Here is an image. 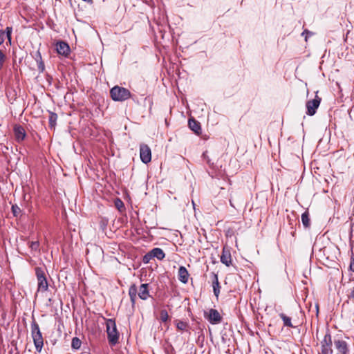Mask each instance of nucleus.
<instances>
[{"label": "nucleus", "mask_w": 354, "mask_h": 354, "mask_svg": "<svg viewBox=\"0 0 354 354\" xmlns=\"http://www.w3.org/2000/svg\"><path fill=\"white\" fill-rule=\"evenodd\" d=\"M321 100V97L316 95L313 100L307 101L306 106L307 109L306 114L308 115L313 116L316 113V111L320 105Z\"/></svg>", "instance_id": "0eeeda50"}, {"label": "nucleus", "mask_w": 354, "mask_h": 354, "mask_svg": "<svg viewBox=\"0 0 354 354\" xmlns=\"http://www.w3.org/2000/svg\"><path fill=\"white\" fill-rule=\"evenodd\" d=\"M188 125L191 130H192L196 134L200 135L201 133V124L194 118L189 119Z\"/></svg>", "instance_id": "dca6fc26"}, {"label": "nucleus", "mask_w": 354, "mask_h": 354, "mask_svg": "<svg viewBox=\"0 0 354 354\" xmlns=\"http://www.w3.org/2000/svg\"><path fill=\"white\" fill-rule=\"evenodd\" d=\"M57 120V115L55 113L50 112L49 115V127L51 129H55L56 122Z\"/></svg>", "instance_id": "6ab92c4d"}, {"label": "nucleus", "mask_w": 354, "mask_h": 354, "mask_svg": "<svg viewBox=\"0 0 354 354\" xmlns=\"http://www.w3.org/2000/svg\"><path fill=\"white\" fill-rule=\"evenodd\" d=\"M5 39V32L3 30H0V45H1Z\"/></svg>", "instance_id": "7c9ffc66"}, {"label": "nucleus", "mask_w": 354, "mask_h": 354, "mask_svg": "<svg viewBox=\"0 0 354 354\" xmlns=\"http://www.w3.org/2000/svg\"><path fill=\"white\" fill-rule=\"evenodd\" d=\"M334 344L339 354H349V346L348 343L343 339H335Z\"/></svg>", "instance_id": "9d476101"}, {"label": "nucleus", "mask_w": 354, "mask_h": 354, "mask_svg": "<svg viewBox=\"0 0 354 354\" xmlns=\"http://www.w3.org/2000/svg\"><path fill=\"white\" fill-rule=\"evenodd\" d=\"M29 247L32 251L39 252V242L38 241L29 242Z\"/></svg>", "instance_id": "5701e85b"}, {"label": "nucleus", "mask_w": 354, "mask_h": 354, "mask_svg": "<svg viewBox=\"0 0 354 354\" xmlns=\"http://www.w3.org/2000/svg\"><path fill=\"white\" fill-rule=\"evenodd\" d=\"M169 319L168 313L166 310H161L160 312V319L162 322H166Z\"/></svg>", "instance_id": "b1692460"}, {"label": "nucleus", "mask_w": 354, "mask_h": 354, "mask_svg": "<svg viewBox=\"0 0 354 354\" xmlns=\"http://www.w3.org/2000/svg\"><path fill=\"white\" fill-rule=\"evenodd\" d=\"M106 333L109 344L115 345L118 342L119 333L115 320L109 319L106 322Z\"/></svg>", "instance_id": "20e7f679"}, {"label": "nucleus", "mask_w": 354, "mask_h": 354, "mask_svg": "<svg viewBox=\"0 0 354 354\" xmlns=\"http://www.w3.org/2000/svg\"><path fill=\"white\" fill-rule=\"evenodd\" d=\"M35 59L37 61V62H39L40 60H42L41 53L39 50L36 52Z\"/></svg>", "instance_id": "2f4dec72"}, {"label": "nucleus", "mask_w": 354, "mask_h": 354, "mask_svg": "<svg viewBox=\"0 0 354 354\" xmlns=\"http://www.w3.org/2000/svg\"><path fill=\"white\" fill-rule=\"evenodd\" d=\"M137 295L142 300L147 299L150 297L149 292V285L147 283H142L140 285L139 289L136 284H132L129 287V295L133 306L136 304Z\"/></svg>", "instance_id": "f257e3e1"}, {"label": "nucleus", "mask_w": 354, "mask_h": 354, "mask_svg": "<svg viewBox=\"0 0 354 354\" xmlns=\"http://www.w3.org/2000/svg\"><path fill=\"white\" fill-rule=\"evenodd\" d=\"M110 96L113 101L123 102L131 97L129 90L119 86H115L110 90Z\"/></svg>", "instance_id": "7ed1b4c3"}, {"label": "nucleus", "mask_w": 354, "mask_h": 354, "mask_svg": "<svg viewBox=\"0 0 354 354\" xmlns=\"http://www.w3.org/2000/svg\"><path fill=\"white\" fill-rule=\"evenodd\" d=\"M115 205L118 208V209L120 212H122L124 209V205L123 202L119 198H117L115 200Z\"/></svg>", "instance_id": "393cba45"}, {"label": "nucleus", "mask_w": 354, "mask_h": 354, "mask_svg": "<svg viewBox=\"0 0 354 354\" xmlns=\"http://www.w3.org/2000/svg\"><path fill=\"white\" fill-rule=\"evenodd\" d=\"M350 268L354 272V257H352L351 259Z\"/></svg>", "instance_id": "473e14b6"}, {"label": "nucleus", "mask_w": 354, "mask_h": 354, "mask_svg": "<svg viewBox=\"0 0 354 354\" xmlns=\"http://www.w3.org/2000/svg\"><path fill=\"white\" fill-rule=\"evenodd\" d=\"M6 59V55L3 51L0 50V70L3 68L4 62Z\"/></svg>", "instance_id": "c85d7f7f"}, {"label": "nucleus", "mask_w": 354, "mask_h": 354, "mask_svg": "<svg viewBox=\"0 0 354 354\" xmlns=\"http://www.w3.org/2000/svg\"><path fill=\"white\" fill-rule=\"evenodd\" d=\"M81 345H82V342L78 337H75L72 339L71 347L73 349H75V350L79 349L80 348Z\"/></svg>", "instance_id": "412c9836"}, {"label": "nucleus", "mask_w": 354, "mask_h": 354, "mask_svg": "<svg viewBox=\"0 0 354 354\" xmlns=\"http://www.w3.org/2000/svg\"><path fill=\"white\" fill-rule=\"evenodd\" d=\"M332 337L329 332L326 333L321 341V353L320 354H332Z\"/></svg>", "instance_id": "423d86ee"}, {"label": "nucleus", "mask_w": 354, "mask_h": 354, "mask_svg": "<svg viewBox=\"0 0 354 354\" xmlns=\"http://www.w3.org/2000/svg\"><path fill=\"white\" fill-rule=\"evenodd\" d=\"M12 27H7L6 29V37L8 38V41L11 42V34H12Z\"/></svg>", "instance_id": "cd10ccee"}, {"label": "nucleus", "mask_w": 354, "mask_h": 354, "mask_svg": "<svg viewBox=\"0 0 354 354\" xmlns=\"http://www.w3.org/2000/svg\"><path fill=\"white\" fill-rule=\"evenodd\" d=\"M153 259L152 254H151V251L147 253L142 258V261L144 263H148Z\"/></svg>", "instance_id": "bb28decb"}, {"label": "nucleus", "mask_w": 354, "mask_h": 354, "mask_svg": "<svg viewBox=\"0 0 354 354\" xmlns=\"http://www.w3.org/2000/svg\"><path fill=\"white\" fill-rule=\"evenodd\" d=\"M301 221L302 224L306 228L310 226V222L309 218V214L307 211L301 214Z\"/></svg>", "instance_id": "aec40b11"}, {"label": "nucleus", "mask_w": 354, "mask_h": 354, "mask_svg": "<svg viewBox=\"0 0 354 354\" xmlns=\"http://www.w3.org/2000/svg\"><path fill=\"white\" fill-rule=\"evenodd\" d=\"M56 50L58 54L67 57L70 53V47L66 42L59 41L56 44Z\"/></svg>", "instance_id": "9b49d317"}, {"label": "nucleus", "mask_w": 354, "mask_h": 354, "mask_svg": "<svg viewBox=\"0 0 354 354\" xmlns=\"http://www.w3.org/2000/svg\"><path fill=\"white\" fill-rule=\"evenodd\" d=\"M279 317L283 320V326H287V327H289V328H294L295 327L293 326V324H292L291 318L290 317L287 316L284 313H280L279 314Z\"/></svg>", "instance_id": "a211bd4d"}, {"label": "nucleus", "mask_w": 354, "mask_h": 354, "mask_svg": "<svg viewBox=\"0 0 354 354\" xmlns=\"http://www.w3.org/2000/svg\"><path fill=\"white\" fill-rule=\"evenodd\" d=\"M151 254H152L153 258H157L158 260H162L165 257L164 251L159 248L152 249L151 250Z\"/></svg>", "instance_id": "f3484780"}, {"label": "nucleus", "mask_w": 354, "mask_h": 354, "mask_svg": "<svg viewBox=\"0 0 354 354\" xmlns=\"http://www.w3.org/2000/svg\"><path fill=\"white\" fill-rule=\"evenodd\" d=\"M31 336L33 339L34 345L37 352H41L44 346V338L40 330L39 324L33 319L31 323Z\"/></svg>", "instance_id": "f03ea898"}, {"label": "nucleus", "mask_w": 354, "mask_h": 354, "mask_svg": "<svg viewBox=\"0 0 354 354\" xmlns=\"http://www.w3.org/2000/svg\"><path fill=\"white\" fill-rule=\"evenodd\" d=\"M12 212L15 216H18L21 214V209L17 205L12 206Z\"/></svg>", "instance_id": "a878e982"}, {"label": "nucleus", "mask_w": 354, "mask_h": 354, "mask_svg": "<svg viewBox=\"0 0 354 354\" xmlns=\"http://www.w3.org/2000/svg\"><path fill=\"white\" fill-rule=\"evenodd\" d=\"M349 297L350 298H354V288H353L350 295H349Z\"/></svg>", "instance_id": "72a5a7b5"}, {"label": "nucleus", "mask_w": 354, "mask_h": 354, "mask_svg": "<svg viewBox=\"0 0 354 354\" xmlns=\"http://www.w3.org/2000/svg\"><path fill=\"white\" fill-rule=\"evenodd\" d=\"M176 327L179 330H185L188 328V324L183 321H176Z\"/></svg>", "instance_id": "4be33fe9"}, {"label": "nucleus", "mask_w": 354, "mask_h": 354, "mask_svg": "<svg viewBox=\"0 0 354 354\" xmlns=\"http://www.w3.org/2000/svg\"><path fill=\"white\" fill-rule=\"evenodd\" d=\"M35 274L38 282L37 290L41 292L47 291L48 289V283L44 269L39 267L35 268Z\"/></svg>", "instance_id": "39448f33"}, {"label": "nucleus", "mask_w": 354, "mask_h": 354, "mask_svg": "<svg viewBox=\"0 0 354 354\" xmlns=\"http://www.w3.org/2000/svg\"><path fill=\"white\" fill-rule=\"evenodd\" d=\"M14 133L15 138L18 142H21L24 140L26 137V131L24 127L21 125H16L14 127Z\"/></svg>", "instance_id": "2eb2a0df"}, {"label": "nucleus", "mask_w": 354, "mask_h": 354, "mask_svg": "<svg viewBox=\"0 0 354 354\" xmlns=\"http://www.w3.org/2000/svg\"><path fill=\"white\" fill-rule=\"evenodd\" d=\"M140 157L143 163L147 164L151 160V151L146 144L140 145Z\"/></svg>", "instance_id": "1a4fd4ad"}, {"label": "nucleus", "mask_w": 354, "mask_h": 354, "mask_svg": "<svg viewBox=\"0 0 354 354\" xmlns=\"http://www.w3.org/2000/svg\"><path fill=\"white\" fill-rule=\"evenodd\" d=\"M212 288H213L214 295L218 299L219 295H220L221 288V286L218 281V274L214 272H212Z\"/></svg>", "instance_id": "ddd939ff"}, {"label": "nucleus", "mask_w": 354, "mask_h": 354, "mask_svg": "<svg viewBox=\"0 0 354 354\" xmlns=\"http://www.w3.org/2000/svg\"><path fill=\"white\" fill-rule=\"evenodd\" d=\"M221 262L229 267L232 265V256L230 250L225 247L223 248L221 256Z\"/></svg>", "instance_id": "f8f14e48"}, {"label": "nucleus", "mask_w": 354, "mask_h": 354, "mask_svg": "<svg viewBox=\"0 0 354 354\" xmlns=\"http://www.w3.org/2000/svg\"><path fill=\"white\" fill-rule=\"evenodd\" d=\"M178 279L183 283H187L189 280V274L184 266H180L178 272Z\"/></svg>", "instance_id": "4468645a"}, {"label": "nucleus", "mask_w": 354, "mask_h": 354, "mask_svg": "<svg viewBox=\"0 0 354 354\" xmlns=\"http://www.w3.org/2000/svg\"><path fill=\"white\" fill-rule=\"evenodd\" d=\"M37 65H38V70L40 72H43L45 69L44 62H43V60H40L39 62H38Z\"/></svg>", "instance_id": "c756f323"}, {"label": "nucleus", "mask_w": 354, "mask_h": 354, "mask_svg": "<svg viewBox=\"0 0 354 354\" xmlns=\"http://www.w3.org/2000/svg\"><path fill=\"white\" fill-rule=\"evenodd\" d=\"M204 317L207 319L212 324H217L222 320V317L219 312L216 310L211 308L208 312L204 313Z\"/></svg>", "instance_id": "6e6552de"}]
</instances>
